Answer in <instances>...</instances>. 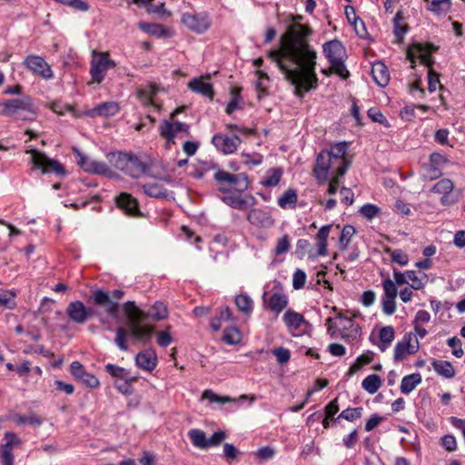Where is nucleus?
<instances>
[{
  "label": "nucleus",
  "mask_w": 465,
  "mask_h": 465,
  "mask_svg": "<svg viewBox=\"0 0 465 465\" xmlns=\"http://www.w3.org/2000/svg\"><path fill=\"white\" fill-rule=\"evenodd\" d=\"M143 192L150 197H163L165 195V190L163 187L157 183H148L143 186Z\"/></svg>",
  "instance_id": "052dcab7"
},
{
  "label": "nucleus",
  "mask_w": 465,
  "mask_h": 465,
  "mask_svg": "<svg viewBox=\"0 0 465 465\" xmlns=\"http://www.w3.org/2000/svg\"><path fill=\"white\" fill-rule=\"evenodd\" d=\"M157 93V88L154 85H148L145 88L139 89L137 92V96L140 101L143 104V105H153L155 106L153 102V96Z\"/></svg>",
  "instance_id": "79ce46f5"
},
{
  "label": "nucleus",
  "mask_w": 465,
  "mask_h": 465,
  "mask_svg": "<svg viewBox=\"0 0 465 465\" xmlns=\"http://www.w3.org/2000/svg\"><path fill=\"white\" fill-rule=\"evenodd\" d=\"M360 213L367 220H372L381 213V208L372 203H366L360 209Z\"/></svg>",
  "instance_id": "6e6d98bb"
},
{
  "label": "nucleus",
  "mask_w": 465,
  "mask_h": 465,
  "mask_svg": "<svg viewBox=\"0 0 465 465\" xmlns=\"http://www.w3.org/2000/svg\"><path fill=\"white\" fill-rule=\"evenodd\" d=\"M104 369L106 372L114 378L129 381H136L137 380V377L130 375V371L118 365L108 363L105 365Z\"/></svg>",
  "instance_id": "c9c22d12"
},
{
  "label": "nucleus",
  "mask_w": 465,
  "mask_h": 465,
  "mask_svg": "<svg viewBox=\"0 0 465 465\" xmlns=\"http://www.w3.org/2000/svg\"><path fill=\"white\" fill-rule=\"evenodd\" d=\"M371 74L374 82L381 87H385L390 81V73L382 62L374 63L371 66Z\"/></svg>",
  "instance_id": "2f4dec72"
},
{
  "label": "nucleus",
  "mask_w": 465,
  "mask_h": 465,
  "mask_svg": "<svg viewBox=\"0 0 465 465\" xmlns=\"http://www.w3.org/2000/svg\"><path fill=\"white\" fill-rule=\"evenodd\" d=\"M337 228L338 232H334L335 238L338 237V245L341 251H344L347 249L352 236L355 234L356 230L354 226L347 224L341 228L340 225H334Z\"/></svg>",
  "instance_id": "7c9ffc66"
},
{
  "label": "nucleus",
  "mask_w": 465,
  "mask_h": 465,
  "mask_svg": "<svg viewBox=\"0 0 465 465\" xmlns=\"http://www.w3.org/2000/svg\"><path fill=\"white\" fill-rule=\"evenodd\" d=\"M282 175V171L280 168L272 169L267 172L266 176L261 182L262 185L267 187L275 186L279 183Z\"/></svg>",
  "instance_id": "8fccbe9b"
},
{
  "label": "nucleus",
  "mask_w": 465,
  "mask_h": 465,
  "mask_svg": "<svg viewBox=\"0 0 465 465\" xmlns=\"http://www.w3.org/2000/svg\"><path fill=\"white\" fill-rule=\"evenodd\" d=\"M379 338L382 342L381 350L385 351L395 338V331L392 326H384L380 330Z\"/></svg>",
  "instance_id": "de8ad7c7"
},
{
  "label": "nucleus",
  "mask_w": 465,
  "mask_h": 465,
  "mask_svg": "<svg viewBox=\"0 0 465 465\" xmlns=\"http://www.w3.org/2000/svg\"><path fill=\"white\" fill-rule=\"evenodd\" d=\"M431 365L438 375L446 379H451L456 374L454 367L448 361L433 360Z\"/></svg>",
  "instance_id": "72a5a7b5"
},
{
  "label": "nucleus",
  "mask_w": 465,
  "mask_h": 465,
  "mask_svg": "<svg viewBox=\"0 0 465 465\" xmlns=\"http://www.w3.org/2000/svg\"><path fill=\"white\" fill-rule=\"evenodd\" d=\"M115 66V62L109 58L108 53L93 51V58L90 63L92 81L96 84H101L108 69Z\"/></svg>",
  "instance_id": "9d476101"
},
{
  "label": "nucleus",
  "mask_w": 465,
  "mask_h": 465,
  "mask_svg": "<svg viewBox=\"0 0 465 465\" xmlns=\"http://www.w3.org/2000/svg\"><path fill=\"white\" fill-rule=\"evenodd\" d=\"M117 207L122 209L125 214L134 217H141L138 201L128 193H121L116 198Z\"/></svg>",
  "instance_id": "412c9836"
},
{
  "label": "nucleus",
  "mask_w": 465,
  "mask_h": 465,
  "mask_svg": "<svg viewBox=\"0 0 465 465\" xmlns=\"http://www.w3.org/2000/svg\"><path fill=\"white\" fill-rule=\"evenodd\" d=\"M323 54L331 64V69L342 79L350 76L344 64L345 48L341 41L331 40L325 43L322 46Z\"/></svg>",
  "instance_id": "6e6552de"
},
{
  "label": "nucleus",
  "mask_w": 465,
  "mask_h": 465,
  "mask_svg": "<svg viewBox=\"0 0 465 465\" xmlns=\"http://www.w3.org/2000/svg\"><path fill=\"white\" fill-rule=\"evenodd\" d=\"M421 382V375L420 373H412L404 376L401 383V391L403 394L411 393Z\"/></svg>",
  "instance_id": "4c0bfd02"
},
{
  "label": "nucleus",
  "mask_w": 465,
  "mask_h": 465,
  "mask_svg": "<svg viewBox=\"0 0 465 465\" xmlns=\"http://www.w3.org/2000/svg\"><path fill=\"white\" fill-rule=\"evenodd\" d=\"M26 153L31 154V163L43 173H54L58 176H64L65 171L64 166L56 160L47 157L44 153L36 149H30Z\"/></svg>",
  "instance_id": "f8f14e48"
},
{
  "label": "nucleus",
  "mask_w": 465,
  "mask_h": 465,
  "mask_svg": "<svg viewBox=\"0 0 465 465\" xmlns=\"http://www.w3.org/2000/svg\"><path fill=\"white\" fill-rule=\"evenodd\" d=\"M145 319L147 317L152 318L153 321H162L168 317V310L166 305L162 302H156L145 313Z\"/></svg>",
  "instance_id": "58836bf2"
},
{
  "label": "nucleus",
  "mask_w": 465,
  "mask_h": 465,
  "mask_svg": "<svg viewBox=\"0 0 465 465\" xmlns=\"http://www.w3.org/2000/svg\"><path fill=\"white\" fill-rule=\"evenodd\" d=\"M268 57L275 63L287 80H291V25H287L281 37L278 48L268 53Z\"/></svg>",
  "instance_id": "423d86ee"
},
{
  "label": "nucleus",
  "mask_w": 465,
  "mask_h": 465,
  "mask_svg": "<svg viewBox=\"0 0 465 465\" xmlns=\"http://www.w3.org/2000/svg\"><path fill=\"white\" fill-rule=\"evenodd\" d=\"M224 323H235V319L229 307L220 308L219 314L213 316L210 321V326L214 331H220Z\"/></svg>",
  "instance_id": "c85d7f7f"
},
{
  "label": "nucleus",
  "mask_w": 465,
  "mask_h": 465,
  "mask_svg": "<svg viewBox=\"0 0 465 465\" xmlns=\"http://www.w3.org/2000/svg\"><path fill=\"white\" fill-rule=\"evenodd\" d=\"M74 152L76 154L77 164L84 172L96 174H104L106 176H109L112 173V171L105 163L89 159L87 156L83 154L78 149H74Z\"/></svg>",
  "instance_id": "ddd939ff"
},
{
  "label": "nucleus",
  "mask_w": 465,
  "mask_h": 465,
  "mask_svg": "<svg viewBox=\"0 0 465 465\" xmlns=\"http://www.w3.org/2000/svg\"><path fill=\"white\" fill-rule=\"evenodd\" d=\"M217 166L218 164L212 160L199 161L193 173V176L200 179L210 172L214 173Z\"/></svg>",
  "instance_id": "a19ab883"
},
{
  "label": "nucleus",
  "mask_w": 465,
  "mask_h": 465,
  "mask_svg": "<svg viewBox=\"0 0 465 465\" xmlns=\"http://www.w3.org/2000/svg\"><path fill=\"white\" fill-rule=\"evenodd\" d=\"M120 110V107L115 102H104L97 106L88 110L86 115L89 117L104 116L110 117L115 115Z\"/></svg>",
  "instance_id": "bb28decb"
},
{
  "label": "nucleus",
  "mask_w": 465,
  "mask_h": 465,
  "mask_svg": "<svg viewBox=\"0 0 465 465\" xmlns=\"http://www.w3.org/2000/svg\"><path fill=\"white\" fill-rule=\"evenodd\" d=\"M406 280L411 282L409 287L413 290H421L427 282L428 276L425 273H422L421 277H419L415 271L410 270L406 271Z\"/></svg>",
  "instance_id": "c03bdc74"
},
{
  "label": "nucleus",
  "mask_w": 465,
  "mask_h": 465,
  "mask_svg": "<svg viewBox=\"0 0 465 465\" xmlns=\"http://www.w3.org/2000/svg\"><path fill=\"white\" fill-rule=\"evenodd\" d=\"M348 170V164L336 163L327 150H322L316 158L313 173L319 183H325L331 177H343Z\"/></svg>",
  "instance_id": "20e7f679"
},
{
  "label": "nucleus",
  "mask_w": 465,
  "mask_h": 465,
  "mask_svg": "<svg viewBox=\"0 0 465 465\" xmlns=\"http://www.w3.org/2000/svg\"><path fill=\"white\" fill-rule=\"evenodd\" d=\"M181 22L188 30L197 35L204 34L212 25V18L206 11L183 13Z\"/></svg>",
  "instance_id": "9b49d317"
},
{
  "label": "nucleus",
  "mask_w": 465,
  "mask_h": 465,
  "mask_svg": "<svg viewBox=\"0 0 465 465\" xmlns=\"http://www.w3.org/2000/svg\"><path fill=\"white\" fill-rule=\"evenodd\" d=\"M111 162L117 170L133 178H140L144 174L153 176L150 173L149 163L143 162L135 155L124 153H114Z\"/></svg>",
  "instance_id": "39448f33"
},
{
  "label": "nucleus",
  "mask_w": 465,
  "mask_h": 465,
  "mask_svg": "<svg viewBox=\"0 0 465 465\" xmlns=\"http://www.w3.org/2000/svg\"><path fill=\"white\" fill-rule=\"evenodd\" d=\"M301 15H292V87L294 94L303 95L318 87L315 72L317 53L309 44L312 28L301 23Z\"/></svg>",
  "instance_id": "f257e3e1"
},
{
  "label": "nucleus",
  "mask_w": 465,
  "mask_h": 465,
  "mask_svg": "<svg viewBox=\"0 0 465 465\" xmlns=\"http://www.w3.org/2000/svg\"><path fill=\"white\" fill-rule=\"evenodd\" d=\"M450 5L451 0H432L429 9L435 14L440 15L447 13Z\"/></svg>",
  "instance_id": "bf43d9fd"
},
{
  "label": "nucleus",
  "mask_w": 465,
  "mask_h": 465,
  "mask_svg": "<svg viewBox=\"0 0 465 465\" xmlns=\"http://www.w3.org/2000/svg\"><path fill=\"white\" fill-rule=\"evenodd\" d=\"M241 142V139L237 135L228 136L221 134H214L212 139V143L215 148L224 154L234 153Z\"/></svg>",
  "instance_id": "6ab92c4d"
},
{
  "label": "nucleus",
  "mask_w": 465,
  "mask_h": 465,
  "mask_svg": "<svg viewBox=\"0 0 465 465\" xmlns=\"http://www.w3.org/2000/svg\"><path fill=\"white\" fill-rule=\"evenodd\" d=\"M5 439L6 442L0 447L2 465H14L13 450L15 448L20 447L22 441L15 433L9 431L5 433Z\"/></svg>",
  "instance_id": "2eb2a0df"
},
{
  "label": "nucleus",
  "mask_w": 465,
  "mask_h": 465,
  "mask_svg": "<svg viewBox=\"0 0 465 465\" xmlns=\"http://www.w3.org/2000/svg\"><path fill=\"white\" fill-rule=\"evenodd\" d=\"M328 333L333 339L341 338L349 343L356 342L361 336V328L351 318L340 316L326 320Z\"/></svg>",
  "instance_id": "7ed1b4c3"
},
{
  "label": "nucleus",
  "mask_w": 465,
  "mask_h": 465,
  "mask_svg": "<svg viewBox=\"0 0 465 465\" xmlns=\"http://www.w3.org/2000/svg\"><path fill=\"white\" fill-rule=\"evenodd\" d=\"M447 344H448V346H450V348L453 349L452 354L454 356H456L458 358H460L463 356L464 351L461 347V341L459 338L451 337V338L448 339Z\"/></svg>",
  "instance_id": "774afa93"
},
{
  "label": "nucleus",
  "mask_w": 465,
  "mask_h": 465,
  "mask_svg": "<svg viewBox=\"0 0 465 465\" xmlns=\"http://www.w3.org/2000/svg\"><path fill=\"white\" fill-rule=\"evenodd\" d=\"M214 180L219 183H228L231 185L237 186L239 191H243L247 188V178L244 174H232L223 170H221L219 166L213 173Z\"/></svg>",
  "instance_id": "a211bd4d"
},
{
  "label": "nucleus",
  "mask_w": 465,
  "mask_h": 465,
  "mask_svg": "<svg viewBox=\"0 0 465 465\" xmlns=\"http://www.w3.org/2000/svg\"><path fill=\"white\" fill-rule=\"evenodd\" d=\"M3 113L5 115L23 121L35 118V112L29 97L9 99L4 104Z\"/></svg>",
  "instance_id": "1a4fd4ad"
},
{
  "label": "nucleus",
  "mask_w": 465,
  "mask_h": 465,
  "mask_svg": "<svg viewBox=\"0 0 465 465\" xmlns=\"http://www.w3.org/2000/svg\"><path fill=\"white\" fill-rule=\"evenodd\" d=\"M222 340L228 345H235L241 342L242 334L235 323L226 326Z\"/></svg>",
  "instance_id": "e433bc0d"
},
{
  "label": "nucleus",
  "mask_w": 465,
  "mask_h": 465,
  "mask_svg": "<svg viewBox=\"0 0 465 465\" xmlns=\"http://www.w3.org/2000/svg\"><path fill=\"white\" fill-rule=\"evenodd\" d=\"M325 275L326 272L323 270L319 271L312 275L309 281L308 289L318 290V287L322 285V281H324Z\"/></svg>",
  "instance_id": "338daca9"
},
{
  "label": "nucleus",
  "mask_w": 465,
  "mask_h": 465,
  "mask_svg": "<svg viewBox=\"0 0 465 465\" xmlns=\"http://www.w3.org/2000/svg\"><path fill=\"white\" fill-rule=\"evenodd\" d=\"M306 273L301 269H297L292 274V288L295 290H301L305 286L306 283Z\"/></svg>",
  "instance_id": "0e129e2a"
},
{
  "label": "nucleus",
  "mask_w": 465,
  "mask_h": 465,
  "mask_svg": "<svg viewBox=\"0 0 465 465\" xmlns=\"http://www.w3.org/2000/svg\"><path fill=\"white\" fill-rule=\"evenodd\" d=\"M419 51L420 52V60L421 63L429 67H430L431 64L433 63L431 59V54L436 52L438 47L433 45L432 44H425L421 45L420 44Z\"/></svg>",
  "instance_id": "a18cd8bd"
},
{
  "label": "nucleus",
  "mask_w": 465,
  "mask_h": 465,
  "mask_svg": "<svg viewBox=\"0 0 465 465\" xmlns=\"http://www.w3.org/2000/svg\"><path fill=\"white\" fill-rule=\"evenodd\" d=\"M345 15L348 21L353 25L356 34L363 38L367 35L364 22L356 15L355 9L352 6H346Z\"/></svg>",
  "instance_id": "473e14b6"
},
{
  "label": "nucleus",
  "mask_w": 465,
  "mask_h": 465,
  "mask_svg": "<svg viewBox=\"0 0 465 465\" xmlns=\"http://www.w3.org/2000/svg\"><path fill=\"white\" fill-rule=\"evenodd\" d=\"M382 289L384 292L382 297L396 298L398 295L397 285L390 277L382 281Z\"/></svg>",
  "instance_id": "680f3d73"
},
{
  "label": "nucleus",
  "mask_w": 465,
  "mask_h": 465,
  "mask_svg": "<svg viewBox=\"0 0 465 465\" xmlns=\"http://www.w3.org/2000/svg\"><path fill=\"white\" fill-rule=\"evenodd\" d=\"M13 421L17 425L29 424L36 427L42 424V420L35 414H32L30 416L15 415L13 417Z\"/></svg>",
  "instance_id": "5fc2aeb1"
},
{
  "label": "nucleus",
  "mask_w": 465,
  "mask_h": 465,
  "mask_svg": "<svg viewBox=\"0 0 465 465\" xmlns=\"http://www.w3.org/2000/svg\"><path fill=\"white\" fill-rule=\"evenodd\" d=\"M135 364L139 369L152 371L157 365V356L154 351H141L135 356Z\"/></svg>",
  "instance_id": "cd10ccee"
},
{
  "label": "nucleus",
  "mask_w": 465,
  "mask_h": 465,
  "mask_svg": "<svg viewBox=\"0 0 465 465\" xmlns=\"http://www.w3.org/2000/svg\"><path fill=\"white\" fill-rule=\"evenodd\" d=\"M189 126L180 122L164 121L159 128L160 134L167 140V143H174V137L178 133H187Z\"/></svg>",
  "instance_id": "b1692460"
},
{
  "label": "nucleus",
  "mask_w": 465,
  "mask_h": 465,
  "mask_svg": "<svg viewBox=\"0 0 465 465\" xmlns=\"http://www.w3.org/2000/svg\"><path fill=\"white\" fill-rule=\"evenodd\" d=\"M288 299L286 295L275 292L270 298L269 307L272 311L279 313L284 307H286Z\"/></svg>",
  "instance_id": "49530a36"
},
{
  "label": "nucleus",
  "mask_w": 465,
  "mask_h": 465,
  "mask_svg": "<svg viewBox=\"0 0 465 465\" xmlns=\"http://www.w3.org/2000/svg\"><path fill=\"white\" fill-rule=\"evenodd\" d=\"M231 94L232 96L230 103L227 104L226 113L228 114H232L235 110L240 108L239 102L242 100L241 97V89L238 87H232L231 90Z\"/></svg>",
  "instance_id": "4d7b16f0"
},
{
  "label": "nucleus",
  "mask_w": 465,
  "mask_h": 465,
  "mask_svg": "<svg viewBox=\"0 0 465 465\" xmlns=\"http://www.w3.org/2000/svg\"><path fill=\"white\" fill-rule=\"evenodd\" d=\"M188 437L194 447L202 450L208 449L207 437L203 430L192 429L188 431Z\"/></svg>",
  "instance_id": "ea45409f"
},
{
  "label": "nucleus",
  "mask_w": 465,
  "mask_h": 465,
  "mask_svg": "<svg viewBox=\"0 0 465 465\" xmlns=\"http://www.w3.org/2000/svg\"><path fill=\"white\" fill-rule=\"evenodd\" d=\"M23 64L29 71L44 79L49 80L54 77L53 70L45 59L39 55L30 54L24 60Z\"/></svg>",
  "instance_id": "4468645a"
},
{
  "label": "nucleus",
  "mask_w": 465,
  "mask_h": 465,
  "mask_svg": "<svg viewBox=\"0 0 465 465\" xmlns=\"http://www.w3.org/2000/svg\"><path fill=\"white\" fill-rule=\"evenodd\" d=\"M246 395H242L238 400L231 398L229 396H220L216 394L212 390H205L202 394V400H207L210 402L218 403V404H225L230 402H235L238 401H243L246 400Z\"/></svg>",
  "instance_id": "f704fd0d"
},
{
  "label": "nucleus",
  "mask_w": 465,
  "mask_h": 465,
  "mask_svg": "<svg viewBox=\"0 0 465 465\" xmlns=\"http://www.w3.org/2000/svg\"><path fill=\"white\" fill-rule=\"evenodd\" d=\"M363 408L362 407H356V408H347L346 410L342 411L338 417L334 419V421H338L341 419L346 420L348 421H355L356 420L360 419L362 415Z\"/></svg>",
  "instance_id": "09e8293b"
},
{
  "label": "nucleus",
  "mask_w": 465,
  "mask_h": 465,
  "mask_svg": "<svg viewBox=\"0 0 465 465\" xmlns=\"http://www.w3.org/2000/svg\"><path fill=\"white\" fill-rule=\"evenodd\" d=\"M412 341V332L406 333L402 340L398 341L394 348V360L402 361L408 354H415L420 349L419 341L415 344Z\"/></svg>",
  "instance_id": "f3484780"
},
{
  "label": "nucleus",
  "mask_w": 465,
  "mask_h": 465,
  "mask_svg": "<svg viewBox=\"0 0 465 465\" xmlns=\"http://www.w3.org/2000/svg\"><path fill=\"white\" fill-rule=\"evenodd\" d=\"M454 183L450 179L444 178L437 182L431 188V192L441 195L440 203L450 206L457 202V198L451 195Z\"/></svg>",
  "instance_id": "aec40b11"
},
{
  "label": "nucleus",
  "mask_w": 465,
  "mask_h": 465,
  "mask_svg": "<svg viewBox=\"0 0 465 465\" xmlns=\"http://www.w3.org/2000/svg\"><path fill=\"white\" fill-rule=\"evenodd\" d=\"M381 386V381L377 374L367 376L361 382V387L370 394L376 393Z\"/></svg>",
  "instance_id": "37998d69"
},
{
  "label": "nucleus",
  "mask_w": 465,
  "mask_h": 465,
  "mask_svg": "<svg viewBox=\"0 0 465 465\" xmlns=\"http://www.w3.org/2000/svg\"><path fill=\"white\" fill-rule=\"evenodd\" d=\"M349 149V143L347 142H339L331 145L330 149H326L330 156L334 158L336 163L348 164L350 166V161L346 158V153Z\"/></svg>",
  "instance_id": "c756f323"
},
{
  "label": "nucleus",
  "mask_w": 465,
  "mask_h": 465,
  "mask_svg": "<svg viewBox=\"0 0 465 465\" xmlns=\"http://www.w3.org/2000/svg\"><path fill=\"white\" fill-rule=\"evenodd\" d=\"M396 298L381 297L382 312L386 315H392L396 311Z\"/></svg>",
  "instance_id": "69168bd1"
},
{
  "label": "nucleus",
  "mask_w": 465,
  "mask_h": 465,
  "mask_svg": "<svg viewBox=\"0 0 465 465\" xmlns=\"http://www.w3.org/2000/svg\"><path fill=\"white\" fill-rule=\"evenodd\" d=\"M234 302L240 312L249 314L252 311V301L249 296L244 294L237 295Z\"/></svg>",
  "instance_id": "603ef678"
},
{
  "label": "nucleus",
  "mask_w": 465,
  "mask_h": 465,
  "mask_svg": "<svg viewBox=\"0 0 465 465\" xmlns=\"http://www.w3.org/2000/svg\"><path fill=\"white\" fill-rule=\"evenodd\" d=\"M312 330V327L309 322L302 314L292 311V337L305 339V344L300 346H298V341H292V345L297 346L296 352L318 359V352L310 346Z\"/></svg>",
  "instance_id": "0eeeda50"
},
{
  "label": "nucleus",
  "mask_w": 465,
  "mask_h": 465,
  "mask_svg": "<svg viewBox=\"0 0 465 465\" xmlns=\"http://www.w3.org/2000/svg\"><path fill=\"white\" fill-rule=\"evenodd\" d=\"M123 309L129 319V323L127 329L124 327L117 329L114 342L121 351H126L128 350L125 342L127 336L134 338L139 342L147 343L151 341L154 327L141 324L145 320V314L143 311L136 306L134 302H126Z\"/></svg>",
  "instance_id": "f03ea898"
},
{
  "label": "nucleus",
  "mask_w": 465,
  "mask_h": 465,
  "mask_svg": "<svg viewBox=\"0 0 465 465\" xmlns=\"http://www.w3.org/2000/svg\"><path fill=\"white\" fill-rule=\"evenodd\" d=\"M223 202L228 205L238 209V210H245L248 206V202L246 199L240 198L238 196H227L223 197Z\"/></svg>",
  "instance_id": "e2e57ef3"
},
{
  "label": "nucleus",
  "mask_w": 465,
  "mask_h": 465,
  "mask_svg": "<svg viewBox=\"0 0 465 465\" xmlns=\"http://www.w3.org/2000/svg\"><path fill=\"white\" fill-rule=\"evenodd\" d=\"M247 220L254 226L268 228L273 225V219L269 211L254 208L247 215Z\"/></svg>",
  "instance_id": "5701e85b"
},
{
  "label": "nucleus",
  "mask_w": 465,
  "mask_h": 465,
  "mask_svg": "<svg viewBox=\"0 0 465 465\" xmlns=\"http://www.w3.org/2000/svg\"><path fill=\"white\" fill-rule=\"evenodd\" d=\"M15 293L11 291H5L0 292V307L12 310L16 306L15 301Z\"/></svg>",
  "instance_id": "13d9d810"
},
{
  "label": "nucleus",
  "mask_w": 465,
  "mask_h": 465,
  "mask_svg": "<svg viewBox=\"0 0 465 465\" xmlns=\"http://www.w3.org/2000/svg\"><path fill=\"white\" fill-rule=\"evenodd\" d=\"M66 314L74 323L83 324L86 322L85 305L81 301L71 302L66 308Z\"/></svg>",
  "instance_id": "a878e982"
},
{
  "label": "nucleus",
  "mask_w": 465,
  "mask_h": 465,
  "mask_svg": "<svg viewBox=\"0 0 465 465\" xmlns=\"http://www.w3.org/2000/svg\"><path fill=\"white\" fill-rule=\"evenodd\" d=\"M402 15L401 12H398L393 18V27H394V35L399 41H401L403 36L408 31V26L406 25H402Z\"/></svg>",
  "instance_id": "3c124183"
},
{
  "label": "nucleus",
  "mask_w": 465,
  "mask_h": 465,
  "mask_svg": "<svg viewBox=\"0 0 465 465\" xmlns=\"http://www.w3.org/2000/svg\"><path fill=\"white\" fill-rule=\"evenodd\" d=\"M210 79V75L206 77L201 76L199 78H193L188 83V88L193 93L202 94L210 100L213 99L214 91L213 85L206 80Z\"/></svg>",
  "instance_id": "393cba45"
},
{
  "label": "nucleus",
  "mask_w": 465,
  "mask_h": 465,
  "mask_svg": "<svg viewBox=\"0 0 465 465\" xmlns=\"http://www.w3.org/2000/svg\"><path fill=\"white\" fill-rule=\"evenodd\" d=\"M139 28L149 35L158 37L165 35V28L159 24L140 23Z\"/></svg>",
  "instance_id": "864d4df0"
},
{
  "label": "nucleus",
  "mask_w": 465,
  "mask_h": 465,
  "mask_svg": "<svg viewBox=\"0 0 465 465\" xmlns=\"http://www.w3.org/2000/svg\"><path fill=\"white\" fill-rule=\"evenodd\" d=\"M92 299L94 304L102 306L104 312L113 318H118L119 304L111 299L108 292L97 289L93 292Z\"/></svg>",
  "instance_id": "dca6fc26"
},
{
  "label": "nucleus",
  "mask_w": 465,
  "mask_h": 465,
  "mask_svg": "<svg viewBox=\"0 0 465 465\" xmlns=\"http://www.w3.org/2000/svg\"><path fill=\"white\" fill-rule=\"evenodd\" d=\"M334 232H338V231L333 224H326L319 229L315 236L318 255H327V240L330 236L331 239H335Z\"/></svg>",
  "instance_id": "4be33fe9"
}]
</instances>
